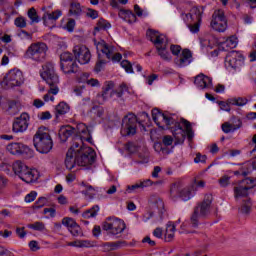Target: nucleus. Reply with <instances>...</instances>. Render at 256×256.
<instances>
[{"label": "nucleus", "instance_id": "f257e3e1", "mask_svg": "<svg viewBox=\"0 0 256 256\" xmlns=\"http://www.w3.org/2000/svg\"><path fill=\"white\" fill-rule=\"evenodd\" d=\"M152 119L160 129H170L173 137L176 139V143H184L185 137H188L189 141H192L195 137L191 122L181 118L180 121H176L175 118L169 114L162 113L159 109H152Z\"/></svg>", "mask_w": 256, "mask_h": 256}, {"label": "nucleus", "instance_id": "f03ea898", "mask_svg": "<svg viewBox=\"0 0 256 256\" xmlns=\"http://www.w3.org/2000/svg\"><path fill=\"white\" fill-rule=\"evenodd\" d=\"M95 163V150L91 147L81 146L77 141H74L72 146L66 153L65 166L71 171L75 165L80 167H89Z\"/></svg>", "mask_w": 256, "mask_h": 256}, {"label": "nucleus", "instance_id": "7ed1b4c3", "mask_svg": "<svg viewBox=\"0 0 256 256\" xmlns=\"http://www.w3.org/2000/svg\"><path fill=\"white\" fill-rule=\"evenodd\" d=\"M40 75L50 87L48 89V93L43 97L44 101H55V97L53 95H57V93H59V76L55 73V64L51 62L46 63L42 66V72Z\"/></svg>", "mask_w": 256, "mask_h": 256}, {"label": "nucleus", "instance_id": "20e7f679", "mask_svg": "<svg viewBox=\"0 0 256 256\" xmlns=\"http://www.w3.org/2000/svg\"><path fill=\"white\" fill-rule=\"evenodd\" d=\"M97 53H98V62L95 66L96 73H100V71L103 69V65L107 63V61L103 60L101 58V53L106 59H111L113 61H121L122 56L120 53L115 54V46L107 44L105 40H100L95 44Z\"/></svg>", "mask_w": 256, "mask_h": 256}, {"label": "nucleus", "instance_id": "39448f33", "mask_svg": "<svg viewBox=\"0 0 256 256\" xmlns=\"http://www.w3.org/2000/svg\"><path fill=\"white\" fill-rule=\"evenodd\" d=\"M213 203V195L207 194L204 200L197 204L194 211L190 217V224L196 229L199 227V221L201 219H207L211 215V204Z\"/></svg>", "mask_w": 256, "mask_h": 256}, {"label": "nucleus", "instance_id": "423d86ee", "mask_svg": "<svg viewBox=\"0 0 256 256\" xmlns=\"http://www.w3.org/2000/svg\"><path fill=\"white\" fill-rule=\"evenodd\" d=\"M146 35L149 41L156 47L159 57H161L163 61H171V54L167 51V45H169L167 36L159 34V32L155 30H148Z\"/></svg>", "mask_w": 256, "mask_h": 256}, {"label": "nucleus", "instance_id": "0eeeda50", "mask_svg": "<svg viewBox=\"0 0 256 256\" xmlns=\"http://www.w3.org/2000/svg\"><path fill=\"white\" fill-rule=\"evenodd\" d=\"M33 143L36 151L42 155H47L53 149V139L49 130L45 127H40L33 137Z\"/></svg>", "mask_w": 256, "mask_h": 256}, {"label": "nucleus", "instance_id": "6e6552de", "mask_svg": "<svg viewBox=\"0 0 256 256\" xmlns=\"http://www.w3.org/2000/svg\"><path fill=\"white\" fill-rule=\"evenodd\" d=\"M13 171L15 175H18V177L25 183H33L39 179V171L28 168L25 163L20 160L13 163Z\"/></svg>", "mask_w": 256, "mask_h": 256}, {"label": "nucleus", "instance_id": "1a4fd4ad", "mask_svg": "<svg viewBox=\"0 0 256 256\" xmlns=\"http://www.w3.org/2000/svg\"><path fill=\"white\" fill-rule=\"evenodd\" d=\"M24 57L25 59H31L37 63L45 61V57H47V44L43 42L31 44L26 50Z\"/></svg>", "mask_w": 256, "mask_h": 256}, {"label": "nucleus", "instance_id": "9d476101", "mask_svg": "<svg viewBox=\"0 0 256 256\" xmlns=\"http://www.w3.org/2000/svg\"><path fill=\"white\" fill-rule=\"evenodd\" d=\"M193 195V188L183 187L181 182H175L170 187V199H172V201H177V199H182V201H189Z\"/></svg>", "mask_w": 256, "mask_h": 256}, {"label": "nucleus", "instance_id": "9b49d317", "mask_svg": "<svg viewBox=\"0 0 256 256\" xmlns=\"http://www.w3.org/2000/svg\"><path fill=\"white\" fill-rule=\"evenodd\" d=\"M102 229L103 231H107L109 235L117 236L121 235V233L127 229V225L125 224V221L112 217L106 219L102 224Z\"/></svg>", "mask_w": 256, "mask_h": 256}, {"label": "nucleus", "instance_id": "f8f14e48", "mask_svg": "<svg viewBox=\"0 0 256 256\" xmlns=\"http://www.w3.org/2000/svg\"><path fill=\"white\" fill-rule=\"evenodd\" d=\"M137 133V116L128 114L122 120L121 135L123 137H132Z\"/></svg>", "mask_w": 256, "mask_h": 256}, {"label": "nucleus", "instance_id": "ddd939ff", "mask_svg": "<svg viewBox=\"0 0 256 256\" xmlns=\"http://www.w3.org/2000/svg\"><path fill=\"white\" fill-rule=\"evenodd\" d=\"M210 26L218 33H225L227 31V17H225L223 10L214 11Z\"/></svg>", "mask_w": 256, "mask_h": 256}, {"label": "nucleus", "instance_id": "4468645a", "mask_svg": "<svg viewBox=\"0 0 256 256\" xmlns=\"http://www.w3.org/2000/svg\"><path fill=\"white\" fill-rule=\"evenodd\" d=\"M4 83L7 87H21L25 83L23 72L19 69L10 70L4 78Z\"/></svg>", "mask_w": 256, "mask_h": 256}, {"label": "nucleus", "instance_id": "2eb2a0df", "mask_svg": "<svg viewBox=\"0 0 256 256\" xmlns=\"http://www.w3.org/2000/svg\"><path fill=\"white\" fill-rule=\"evenodd\" d=\"M6 149L11 153V155H23L26 159H32V157H35L33 149L23 143H11Z\"/></svg>", "mask_w": 256, "mask_h": 256}, {"label": "nucleus", "instance_id": "dca6fc26", "mask_svg": "<svg viewBox=\"0 0 256 256\" xmlns=\"http://www.w3.org/2000/svg\"><path fill=\"white\" fill-rule=\"evenodd\" d=\"M30 119V116L25 112L15 118L12 124L13 133H25L29 129Z\"/></svg>", "mask_w": 256, "mask_h": 256}, {"label": "nucleus", "instance_id": "f3484780", "mask_svg": "<svg viewBox=\"0 0 256 256\" xmlns=\"http://www.w3.org/2000/svg\"><path fill=\"white\" fill-rule=\"evenodd\" d=\"M74 57L80 65H87L91 61V51L84 45H77L73 49Z\"/></svg>", "mask_w": 256, "mask_h": 256}, {"label": "nucleus", "instance_id": "a211bd4d", "mask_svg": "<svg viewBox=\"0 0 256 256\" xmlns=\"http://www.w3.org/2000/svg\"><path fill=\"white\" fill-rule=\"evenodd\" d=\"M248 183H251V180L243 179L238 184H236V186H234L233 191L235 199H241L243 197L249 196V190L251 187Z\"/></svg>", "mask_w": 256, "mask_h": 256}, {"label": "nucleus", "instance_id": "6ab92c4d", "mask_svg": "<svg viewBox=\"0 0 256 256\" xmlns=\"http://www.w3.org/2000/svg\"><path fill=\"white\" fill-rule=\"evenodd\" d=\"M243 61V54L232 50L228 52L225 58V63L227 67H231L232 69H237L241 62Z\"/></svg>", "mask_w": 256, "mask_h": 256}, {"label": "nucleus", "instance_id": "aec40b11", "mask_svg": "<svg viewBox=\"0 0 256 256\" xmlns=\"http://www.w3.org/2000/svg\"><path fill=\"white\" fill-rule=\"evenodd\" d=\"M74 131L76 135H79V141L81 143L87 142V143H92L93 137H91V131L89 128H87V125L85 123H79L76 125V128H74Z\"/></svg>", "mask_w": 256, "mask_h": 256}, {"label": "nucleus", "instance_id": "412c9836", "mask_svg": "<svg viewBox=\"0 0 256 256\" xmlns=\"http://www.w3.org/2000/svg\"><path fill=\"white\" fill-rule=\"evenodd\" d=\"M62 225L68 229L73 237H79V235H81V226L77 224L75 219L71 217H65L62 219Z\"/></svg>", "mask_w": 256, "mask_h": 256}, {"label": "nucleus", "instance_id": "4be33fe9", "mask_svg": "<svg viewBox=\"0 0 256 256\" xmlns=\"http://www.w3.org/2000/svg\"><path fill=\"white\" fill-rule=\"evenodd\" d=\"M127 91V85L121 84L118 88V90H115V92H106L102 91V94L98 95V99L100 103H105L108 99H111L114 95H116L118 98L123 97V93Z\"/></svg>", "mask_w": 256, "mask_h": 256}, {"label": "nucleus", "instance_id": "5701e85b", "mask_svg": "<svg viewBox=\"0 0 256 256\" xmlns=\"http://www.w3.org/2000/svg\"><path fill=\"white\" fill-rule=\"evenodd\" d=\"M149 203L152 211H155V209L158 211L160 221H162L163 213H165V204L163 203V200L157 195H152L150 196Z\"/></svg>", "mask_w": 256, "mask_h": 256}, {"label": "nucleus", "instance_id": "b1692460", "mask_svg": "<svg viewBox=\"0 0 256 256\" xmlns=\"http://www.w3.org/2000/svg\"><path fill=\"white\" fill-rule=\"evenodd\" d=\"M243 122L239 118L233 117L230 122H225L222 124L223 133H235L237 129H241Z\"/></svg>", "mask_w": 256, "mask_h": 256}, {"label": "nucleus", "instance_id": "393cba45", "mask_svg": "<svg viewBox=\"0 0 256 256\" xmlns=\"http://www.w3.org/2000/svg\"><path fill=\"white\" fill-rule=\"evenodd\" d=\"M191 61H193V54L189 49H184L180 56L174 59V63L177 67H187Z\"/></svg>", "mask_w": 256, "mask_h": 256}, {"label": "nucleus", "instance_id": "a878e982", "mask_svg": "<svg viewBox=\"0 0 256 256\" xmlns=\"http://www.w3.org/2000/svg\"><path fill=\"white\" fill-rule=\"evenodd\" d=\"M194 84L198 89H211L213 87V79L205 74H199L195 77Z\"/></svg>", "mask_w": 256, "mask_h": 256}, {"label": "nucleus", "instance_id": "bb28decb", "mask_svg": "<svg viewBox=\"0 0 256 256\" xmlns=\"http://www.w3.org/2000/svg\"><path fill=\"white\" fill-rule=\"evenodd\" d=\"M104 253H109L110 251H117L121 247H127L126 241H117V242H105L100 245Z\"/></svg>", "mask_w": 256, "mask_h": 256}, {"label": "nucleus", "instance_id": "cd10ccee", "mask_svg": "<svg viewBox=\"0 0 256 256\" xmlns=\"http://www.w3.org/2000/svg\"><path fill=\"white\" fill-rule=\"evenodd\" d=\"M235 47H237V37L235 36H231L219 44L220 51H229L230 49H235Z\"/></svg>", "mask_w": 256, "mask_h": 256}, {"label": "nucleus", "instance_id": "c85d7f7f", "mask_svg": "<svg viewBox=\"0 0 256 256\" xmlns=\"http://www.w3.org/2000/svg\"><path fill=\"white\" fill-rule=\"evenodd\" d=\"M203 15V8L199 7H193L190 10V13L186 14L187 19H191V21H197L198 23H201Z\"/></svg>", "mask_w": 256, "mask_h": 256}, {"label": "nucleus", "instance_id": "c756f323", "mask_svg": "<svg viewBox=\"0 0 256 256\" xmlns=\"http://www.w3.org/2000/svg\"><path fill=\"white\" fill-rule=\"evenodd\" d=\"M73 133H75V128H73L72 126H62L59 130V137L61 141L65 142L67 141L68 137H71V135H73Z\"/></svg>", "mask_w": 256, "mask_h": 256}, {"label": "nucleus", "instance_id": "7c9ffc66", "mask_svg": "<svg viewBox=\"0 0 256 256\" xmlns=\"http://www.w3.org/2000/svg\"><path fill=\"white\" fill-rule=\"evenodd\" d=\"M70 109L71 107L69 104H67V102H60L58 105H56L55 115L57 118L63 117V115H67Z\"/></svg>", "mask_w": 256, "mask_h": 256}, {"label": "nucleus", "instance_id": "2f4dec72", "mask_svg": "<svg viewBox=\"0 0 256 256\" xmlns=\"http://www.w3.org/2000/svg\"><path fill=\"white\" fill-rule=\"evenodd\" d=\"M63 15V13L61 12V10H55L54 12H46L44 13L42 19L44 21V23H47L48 21H57V19H59V17H61Z\"/></svg>", "mask_w": 256, "mask_h": 256}, {"label": "nucleus", "instance_id": "473e14b6", "mask_svg": "<svg viewBox=\"0 0 256 256\" xmlns=\"http://www.w3.org/2000/svg\"><path fill=\"white\" fill-rule=\"evenodd\" d=\"M175 231V224H173V222H168L166 225L165 241L168 243L173 241V238L175 237Z\"/></svg>", "mask_w": 256, "mask_h": 256}, {"label": "nucleus", "instance_id": "72a5a7b5", "mask_svg": "<svg viewBox=\"0 0 256 256\" xmlns=\"http://www.w3.org/2000/svg\"><path fill=\"white\" fill-rule=\"evenodd\" d=\"M60 67L66 75L77 73L78 71L77 63L75 62H66V67L63 66V63H60Z\"/></svg>", "mask_w": 256, "mask_h": 256}, {"label": "nucleus", "instance_id": "f704fd0d", "mask_svg": "<svg viewBox=\"0 0 256 256\" xmlns=\"http://www.w3.org/2000/svg\"><path fill=\"white\" fill-rule=\"evenodd\" d=\"M69 13L74 17H80V15L83 13V9H81V4L79 2H71Z\"/></svg>", "mask_w": 256, "mask_h": 256}, {"label": "nucleus", "instance_id": "c9c22d12", "mask_svg": "<svg viewBox=\"0 0 256 256\" xmlns=\"http://www.w3.org/2000/svg\"><path fill=\"white\" fill-rule=\"evenodd\" d=\"M97 213H99V205H94L92 208L83 212L82 217L84 219H91L97 217Z\"/></svg>", "mask_w": 256, "mask_h": 256}, {"label": "nucleus", "instance_id": "e433bc0d", "mask_svg": "<svg viewBox=\"0 0 256 256\" xmlns=\"http://www.w3.org/2000/svg\"><path fill=\"white\" fill-rule=\"evenodd\" d=\"M252 207H253V202H251V198H247L246 200L243 201L240 211L244 215H249V213H251Z\"/></svg>", "mask_w": 256, "mask_h": 256}, {"label": "nucleus", "instance_id": "4c0bfd02", "mask_svg": "<svg viewBox=\"0 0 256 256\" xmlns=\"http://www.w3.org/2000/svg\"><path fill=\"white\" fill-rule=\"evenodd\" d=\"M228 103L230 105H236L237 107H243L244 105H247L248 100L247 98H243V97L230 98L228 99Z\"/></svg>", "mask_w": 256, "mask_h": 256}, {"label": "nucleus", "instance_id": "58836bf2", "mask_svg": "<svg viewBox=\"0 0 256 256\" xmlns=\"http://www.w3.org/2000/svg\"><path fill=\"white\" fill-rule=\"evenodd\" d=\"M73 61V54L70 52H64L60 55V63H62L63 67H67V63H71Z\"/></svg>", "mask_w": 256, "mask_h": 256}, {"label": "nucleus", "instance_id": "ea45409f", "mask_svg": "<svg viewBox=\"0 0 256 256\" xmlns=\"http://www.w3.org/2000/svg\"><path fill=\"white\" fill-rule=\"evenodd\" d=\"M101 29H111V23H109L107 20L101 18L98 20L97 26L95 27L96 31H101Z\"/></svg>", "mask_w": 256, "mask_h": 256}, {"label": "nucleus", "instance_id": "a19ab883", "mask_svg": "<svg viewBox=\"0 0 256 256\" xmlns=\"http://www.w3.org/2000/svg\"><path fill=\"white\" fill-rule=\"evenodd\" d=\"M28 229H33L34 231H45V223L37 221L32 224H28Z\"/></svg>", "mask_w": 256, "mask_h": 256}, {"label": "nucleus", "instance_id": "79ce46f5", "mask_svg": "<svg viewBox=\"0 0 256 256\" xmlns=\"http://www.w3.org/2000/svg\"><path fill=\"white\" fill-rule=\"evenodd\" d=\"M14 25H16V27H18L19 29H25V27H27V20L25 19V17L19 16L15 18Z\"/></svg>", "mask_w": 256, "mask_h": 256}, {"label": "nucleus", "instance_id": "37998d69", "mask_svg": "<svg viewBox=\"0 0 256 256\" xmlns=\"http://www.w3.org/2000/svg\"><path fill=\"white\" fill-rule=\"evenodd\" d=\"M82 195H85L87 199H93L95 197V188L91 185L86 186V189L82 191Z\"/></svg>", "mask_w": 256, "mask_h": 256}, {"label": "nucleus", "instance_id": "c03bdc74", "mask_svg": "<svg viewBox=\"0 0 256 256\" xmlns=\"http://www.w3.org/2000/svg\"><path fill=\"white\" fill-rule=\"evenodd\" d=\"M28 17L32 23H39V16L37 15V10H35V8L29 9Z\"/></svg>", "mask_w": 256, "mask_h": 256}, {"label": "nucleus", "instance_id": "a18cd8bd", "mask_svg": "<svg viewBox=\"0 0 256 256\" xmlns=\"http://www.w3.org/2000/svg\"><path fill=\"white\" fill-rule=\"evenodd\" d=\"M137 191H143L141 182H137L136 184H133L132 186H127L126 193H137Z\"/></svg>", "mask_w": 256, "mask_h": 256}, {"label": "nucleus", "instance_id": "49530a36", "mask_svg": "<svg viewBox=\"0 0 256 256\" xmlns=\"http://www.w3.org/2000/svg\"><path fill=\"white\" fill-rule=\"evenodd\" d=\"M120 65L123 69H125L126 73H133V65H131L129 60H123Z\"/></svg>", "mask_w": 256, "mask_h": 256}, {"label": "nucleus", "instance_id": "de8ad7c7", "mask_svg": "<svg viewBox=\"0 0 256 256\" xmlns=\"http://www.w3.org/2000/svg\"><path fill=\"white\" fill-rule=\"evenodd\" d=\"M47 204V198L45 197H40L34 204V209H41V207H45Z\"/></svg>", "mask_w": 256, "mask_h": 256}, {"label": "nucleus", "instance_id": "09e8293b", "mask_svg": "<svg viewBox=\"0 0 256 256\" xmlns=\"http://www.w3.org/2000/svg\"><path fill=\"white\" fill-rule=\"evenodd\" d=\"M90 111L91 113H94V115L98 117H103L105 113V109H103V107H100V106H95Z\"/></svg>", "mask_w": 256, "mask_h": 256}, {"label": "nucleus", "instance_id": "8fccbe9b", "mask_svg": "<svg viewBox=\"0 0 256 256\" xmlns=\"http://www.w3.org/2000/svg\"><path fill=\"white\" fill-rule=\"evenodd\" d=\"M200 28H201V22L195 21V23L188 25V29H189L192 33H199V29H200Z\"/></svg>", "mask_w": 256, "mask_h": 256}, {"label": "nucleus", "instance_id": "3c124183", "mask_svg": "<svg viewBox=\"0 0 256 256\" xmlns=\"http://www.w3.org/2000/svg\"><path fill=\"white\" fill-rule=\"evenodd\" d=\"M230 181H231V177L225 175V176H222L218 182H219L220 187H227L229 185Z\"/></svg>", "mask_w": 256, "mask_h": 256}, {"label": "nucleus", "instance_id": "603ef678", "mask_svg": "<svg viewBox=\"0 0 256 256\" xmlns=\"http://www.w3.org/2000/svg\"><path fill=\"white\" fill-rule=\"evenodd\" d=\"M86 17H89L90 19H97V17H99V12L95 9L88 8Z\"/></svg>", "mask_w": 256, "mask_h": 256}, {"label": "nucleus", "instance_id": "864d4df0", "mask_svg": "<svg viewBox=\"0 0 256 256\" xmlns=\"http://www.w3.org/2000/svg\"><path fill=\"white\" fill-rule=\"evenodd\" d=\"M125 149L128 151V153H136L137 146L134 142H128L125 144Z\"/></svg>", "mask_w": 256, "mask_h": 256}, {"label": "nucleus", "instance_id": "5fc2aeb1", "mask_svg": "<svg viewBox=\"0 0 256 256\" xmlns=\"http://www.w3.org/2000/svg\"><path fill=\"white\" fill-rule=\"evenodd\" d=\"M114 87H115V83L109 81L105 83L102 91H106V93H115V91H113Z\"/></svg>", "mask_w": 256, "mask_h": 256}, {"label": "nucleus", "instance_id": "6e6d98bb", "mask_svg": "<svg viewBox=\"0 0 256 256\" xmlns=\"http://www.w3.org/2000/svg\"><path fill=\"white\" fill-rule=\"evenodd\" d=\"M35 199H37V192H35V191H32L25 196L26 203H33V201H35Z\"/></svg>", "mask_w": 256, "mask_h": 256}, {"label": "nucleus", "instance_id": "4d7b16f0", "mask_svg": "<svg viewBox=\"0 0 256 256\" xmlns=\"http://www.w3.org/2000/svg\"><path fill=\"white\" fill-rule=\"evenodd\" d=\"M79 247L80 248H83V247H86V248L95 247V244H94V242L89 241V240H79Z\"/></svg>", "mask_w": 256, "mask_h": 256}, {"label": "nucleus", "instance_id": "13d9d810", "mask_svg": "<svg viewBox=\"0 0 256 256\" xmlns=\"http://www.w3.org/2000/svg\"><path fill=\"white\" fill-rule=\"evenodd\" d=\"M51 117V112L49 111L41 112L38 114V119H40L41 121H47L51 119Z\"/></svg>", "mask_w": 256, "mask_h": 256}, {"label": "nucleus", "instance_id": "bf43d9fd", "mask_svg": "<svg viewBox=\"0 0 256 256\" xmlns=\"http://www.w3.org/2000/svg\"><path fill=\"white\" fill-rule=\"evenodd\" d=\"M8 180L5 178V176L0 175V194L5 191V188L7 187Z\"/></svg>", "mask_w": 256, "mask_h": 256}, {"label": "nucleus", "instance_id": "052dcab7", "mask_svg": "<svg viewBox=\"0 0 256 256\" xmlns=\"http://www.w3.org/2000/svg\"><path fill=\"white\" fill-rule=\"evenodd\" d=\"M162 143L163 145H165V147H169L171 145H173V137L166 135L163 137L162 139Z\"/></svg>", "mask_w": 256, "mask_h": 256}, {"label": "nucleus", "instance_id": "680f3d73", "mask_svg": "<svg viewBox=\"0 0 256 256\" xmlns=\"http://www.w3.org/2000/svg\"><path fill=\"white\" fill-rule=\"evenodd\" d=\"M219 105H220V109L222 111H227L229 113V111H231V104H229V100L227 102H219Z\"/></svg>", "mask_w": 256, "mask_h": 256}, {"label": "nucleus", "instance_id": "e2e57ef3", "mask_svg": "<svg viewBox=\"0 0 256 256\" xmlns=\"http://www.w3.org/2000/svg\"><path fill=\"white\" fill-rule=\"evenodd\" d=\"M86 84L89 85L90 87H100V83L99 80L95 79V78H91L86 80Z\"/></svg>", "mask_w": 256, "mask_h": 256}, {"label": "nucleus", "instance_id": "0e129e2a", "mask_svg": "<svg viewBox=\"0 0 256 256\" xmlns=\"http://www.w3.org/2000/svg\"><path fill=\"white\" fill-rule=\"evenodd\" d=\"M170 51L172 53V55H179V53H181V46L179 45H171L170 46Z\"/></svg>", "mask_w": 256, "mask_h": 256}, {"label": "nucleus", "instance_id": "69168bd1", "mask_svg": "<svg viewBox=\"0 0 256 256\" xmlns=\"http://www.w3.org/2000/svg\"><path fill=\"white\" fill-rule=\"evenodd\" d=\"M154 213L155 212L153 210H149L148 212H146L143 215L142 221H144V223H147V221H149V219H153Z\"/></svg>", "mask_w": 256, "mask_h": 256}, {"label": "nucleus", "instance_id": "338daca9", "mask_svg": "<svg viewBox=\"0 0 256 256\" xmlns=\"http://www.w3.org/2000/svg\"><path fill=\"white\" fill-rule=\"evenodd\" d=\"M205 161H207V156L206 155H201L199 153L194 158V162H196V163H205Z\"/></svg>", "mask_w": 256, "mask_h": 256}, {"label": "nucleus", "instance_id": "774afa93", "mask_svg": "<svg viewBox=\"0 0 256 256\" xmlns=\"http://www.w3.org/2000/svg\"><path fill=\"white\" fill-rule=\"evenodd\" d=\"M29 247L31 249V251H39L40 247H39V242L32 240L29 242Z\"/></svg>", "mask_w": 256, "mask_h": 256}]
</instances>
